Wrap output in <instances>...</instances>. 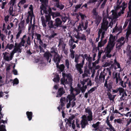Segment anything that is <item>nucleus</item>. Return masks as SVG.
Returning <instances> with one entry per match:
<instances>
[{
  "label": "nucleus",
  "mask_w": 131,
  "mask_h": 131,
  "mask_svg": "<svg viewBox=\"0 0 131 131\" xmlns=\"http://www.w3.org/2000/svg\"><path fill=\"white\" fill-rule=\"evenodd\" d=\"M14 47V45L12 44H8L7 45V46H6L5 50L7 48H8L10 50L12 49Z\"/></svg>",
  "instance_id": "nucleus-31"
},
{
  "label": "nucleus",
  "mask_w": 131,
  "mask_h": 131,
  "mask_svg": "<svg viewBox=\"0 0 131 131\" xmlns=\"http://www.w3.org/2000/svg\"><path fill=\"white\" fill-rule=\"evenodd\" d=\"M44 57L47 59L48 61V60H49L48 62L49 63L50 62H51V58L52 56L51 53L49 52H46L44 53Z\"/></svg>",
  "instance_id": "nucleus-16"
},
{
  "label": "nucleus",
  "mask_w": 131,
  "mask_h": 131,
  "mask_svg": "<svg viewBox=\"0 0 131 131\" xmlns=\"http://www.w3.org/2000/svg\"><path fill=\"white\" fill-rule=\"evenodd\" d=\"M86 60H88L89 62H90L91 61V58L90 57H88L86 58Z\"/></svg>",
  "instance_id": "nucleus-61"
},
{
  "label": "nucleus",
  "mask_w": 131,
  "mask_h": 131,
  "mask_svg": "<svg viewBox=\"0 0 131 131\" xmlns=\"http://www.w3.org/2000/svg\"><path fill=\"white\" fill-rule=\"evenodd\" d=\"M128 8L129 12L131 10V1H130L128 3Z\"/></svg>",
  "instance_id": "nucleus-53"
},
{
  "label": "nucleus",
  "mask_w": 131,
  "mask_h": 131,
  "mask_svg": "<svg viewBox=\"0 0 131 131\" xmlns=\"http://www.w3.org/2000/svg\"><path fill=\"white\" fill-rule=\"evenodd\" d=\"M84 59L83 60H82V62L81 63L77 64L75 65V67L79 71L80 74L83 73V71L82 70L81 68L83 67V65L84 64Z\"/></svg>",
  "instance_id": "nucleus-15"
},
{
  "label": "nucleus",
  "mask_w": 131,
  "mask_h": 131,
  "mask_svg": "<svg viewBox=\"0 0 131 131\" xmlns=\"http://www.w3.org/2000/svg\"><path fill=\"white\" fill-rule=\"evenodd\" d=\"M19 30V31L18 32V33L16 35V38L17 39H18L19 37L20 36V34H21L22 32V31L20 30Z\"/></svg>",
  "instance_id": "nucleus-47"
},
{
  "label": "nucleus",
  "mask_w": 131,
  "mask_h": 131,
  "mask_svg": "<svg viewBox=\"0 0 131 131\" xmlns=\"http://www.w3.org/2000/svg\"><path fill=\"white\" fill-rule=\"evenodd\" d=\"M130 46H128L127 47L126 49V52L127 54L129 56V59L131 60V54L130 53L131 51L130 50Z\"/></svg>",
  "instance_id": "nucleus-21"
},
{
  "label": "nucleus",
  "mask_w": 131,
  "mask_h": 131,
  "mask_svg": "<svg viewBox=\"0 0 131 131\" xmlns=\"http://www.w3.org/2000/svg\"><path fill=\"white\" fill-rule=\"evenodd\" d=\"M29 9L30 10L28 12V16L26 19V22L27 23H28L29 20H30V22L31 23L32 18L34 16L33 15L32 6V5H30Z\"/></svg>",
  "instance_id": "nucleus-10"
},
{
  "label": "nucleus",
  "mask_w": 131,
  "mask_h": 131,
  "mask_svg": "<svg viewBox=\"0 0 131 131\" xmlns=\"http://www.w3.org/2000/svg\"><path fill=\"white\" fill-rule=\"evenodd\" d=\"M25 41L24 39H21L20 43L18 44L16 43L15 44V47L14 49L18 53H21L22 49L21 46H24Z\"/></svg>",
  "instance_id": "nucleus-9"
},
{
  "label": "nucleus",
  "mask_w": 131,
  "mask_h": 131,
  "mask_svg": "<svg viewBox=\"0 0 131 131\" xmlns=\"http://www.w3.org/2000/svg\"><path fill=\"white\" fill-rule=\"evenodd\" d=\"M0 37L1 38L2 40L3 41L5 38V35H3V34H1L0 33Z\"/></svg>",
  "instance_id": "nucleus-50"
},
{
  "label": "nucleus",
  "mask_w": 131,
  "mask_h": 131,
  "mask_svg": "<svg viewBox=\"0 0 131 131\" xmlns=\"http://www.w3.org/2000/svg\"><path fill=\"white\" fill-rule=\"evenodd\" d=\"M102 32H101V30H99V32H98V37L96 38V41L97 42L99 39V38L100 37L101 35H102Z\"/></svg>",
  "instance_id": "nucleus-38"
},
{
  "label": "nucleus",
  "mask_w": 131,
  "mask_h": 131,
  "mask_svg": "<svg viewBox=\"0 0 131 131\" xmlns=\"http://www.w3.org/2000/svg\"><path fill=\"white\" fill-rule=\"evenodd\" d=\"M125 42V39L124 37H122L119 38L117 40L118 43L116 45V48L119 49L123 45Z\"/></svg>",
  "instance_id": "nucleus-12"
},
{
  "label": "nucleus",
  "mask_w": 131,
  "mask_h": 131,
  "mask_svg": "<svg viewBox=\"0 0 131 131\" xmlns=\"http://www.w3.org/2000/svg\"><path fill=\"white\" fill-rule=\"evenodd\" d=\"M79 59V57L78 56L76 57L75 58V62L76 63H78Z\"/></svg>",
  "instance_id": "nucleus-62"
},
{
  "label": "nucleus",
  "mask_w": 131,
  "mask_h": 131,
  "mask_svg": "<svg viewBox=\"0 0 131 131\" xmlns=\"http://www.w3.org/2000/svg\"><path fill=\"white\" fill-rule=\"evenodd\" d=\"M62 19L63 21L65 22L67 20V18L66 17L63 16L62 17Z\"/></svg>",
  "instance_id": "nucleus-54"
},
{
  "label": "nucleus",
  "mask_w": 131,
  "mask_h": 131,
  "mask_svg": "<svg viewBox=\"0 0 131 131\" xmlns=\"http://www.w3.org/2000/svg\"><path fill=\"white\" fill-rule=\"evenodd\" d=\"M16 52H17L14 49L10 54L7 56H4V59L7 61H10L12 59L14 54Z\"/></svg>",
  "instance_id": "nucleus-13"
},
{
  "label": "nucleus",
  "mask_w": 131,
  "mask_h": 131,
  "mask_svg": "<svg viewBox=\"0 0 131 131\" xmlns=\"http://www.w3.org/2000/svg\"><path fill=\"white\" fill-rule=\"evenodd\" d=\"M87 88V86L85 85V86H83L82 88L81 89V92L82 93L84 92L85 90Z\"/></svg>",
  "instance_id": "nucleus-37"
},
{
  "label": "nucleus",
  "mask_w": 131,
  "mask_h": 131,
  "mask_svg": "<svg viewBox=\"0 0 131 131\" xmlns=\"http://www.w3.org/2000/svg\"><path fill=\"white\" fill-rule=\"evenodd\" d=\"M74 32L75 33L74 34V36L76 38L81 40H84L85 41L86 40V38L85 36L83 34H80L76 29H75L74 30Z\"/></svg>",
  "instance_id": "nucleus-11"
},
{
  "label": "nucleus",
  "mask_w": 131,
  "mask_h": 131,
  "mask_svg": "<svg viewBox=\"0 0 131 131\" xmlns=\"http://www.w3.org/2000/svg\"><path fill=\"white\" fill-rule=\"evenodd\" d=\"M108 22L106 18H104L103 20V22L102 24L101 28L99 30H101L102 32V38H103L104 36V35L105 33V31H106L108 28Z\"/></svg>",
  "instance_id": "nucleus-6"
},
{
  "label": "nucleus",
  "mask_w": 131,
  "mask_h": 131,
  "mask_svg": "<svg viewBox=\"0 0 131 131\" xmlns=\"http://www.w3.org/2000/svg\"><path fill=\"white\" fill-rule=\"evenodd\" d=\"M115 38V36L110 35L108 44L106 47V56L107 57L110 58L111 57V55L110 53L113 48L115 45L114 42L116 40Z\"/></svg>",
  "instance_id": "nucleus-4"
},
{
  "label": "nucleus",
  "mask_w": 131,
  "mask_h": 131,
  "mask_svg": "<svg viewBox=\"0 0 131 131\" xmlns=\"http://www.w3.org/2000/svg\"><path fill=\"white\" fill-rule=\"evenodd\" d=\"M118 91L119 95H122L120 99L122 101L125 100L126 97L127 96V94L125 91L124 89L122 87H119L113 90V92L114 93H117Z\"/></svg>",
  "instance_id": "nucleus-7"
},
{
  "label": "nucleus",
  "mask_w": 131,
  "mask_h": 131,
  "mask_svg": "<svg viewBox=\"0 0 131 131\" xmlns=\"http://www.w3.org/2000/svg\"><path fill=\"white\" fill-rule=\"evenodd\" d=\"M62 24V22L60 19L59 18H57L55 20V23L54 25L58 27L61 25Z\"/></svg>",
  "instance_id": "nucleus-20"
},
{
  "label": "nucleus",
  "mask_w": 131,
  "mask_h": 131,
  "mask_svg": "<svg viewBox=\"0 0 131 131\" xmlns=\"http://www.w3.org/2000/svg\"><path fill=\"white\" fill-rule=\"evenodd\" d=\"M24 21H22L20 22L19 25V30L23 31L25 30V27L24 25Z\"/></svg>",
  "instance_id": "nucleus-17"
},
{
  "label": "nucleus",
  "mask_w": 131,
  "mask_h": 131,
  "mask_svg": "<svg viewBox=\"0 0 131 131\" xmlns=\"http://www.w3.org/2000/svg\"><path fill=\"white\" fill-rule=\"evenodd\" d=\"M85 28V27L84 26L83 23L82 22L78 26V30L80 31L83 30H85L87 28Z\"/></svg>",
  "instance_id": "nucleus-19"
},
{
  "label": "nucleus",
  "mask_w": 131,
  "mask_h": 131,
  "mask_svg": "<svg viewBox=\"0 0 131 131\" xmlns=\"http://www.w3.org/2000/svg\"><path fill=\"white\" fill-rule=\"evenodd\" d=\"M27 118L29 121L31 120L32 118V113L31 112H27L26 113Z\"/></svg>",
  "instance_id": "nucleus-25"
},
{
  "label": "nucleus",
  "mask_w": 131,
  "mask_h": 131,
  "mask_svg": "<svg viewBox=\"0 0 131 131\" xmlns=\"http://www.w3.org/2000/svg\"><path fill=\"white\" fill-rule=\"evenodd\" d=\"M114 65L116 66H117L118 68L120 69L119 70L120 72L122 71V70L121 69V67H120L119 64L116 61V59H115L114 60Z\"/></svg>",
  "instance_id": "nucleus-26"
},
{
  "label": "nucleus",
  "mask_w": 131,
  "mask_h": 131,
  "mask_svg": "<svg viewBox=\"0 0 131 131\" xmlns=\"http://www.w3.org/2000/svg\"><path fill=\"white\" fill-rule=\"evenodd\" d=\"M30 38L29 37H28L27 39V44L29 45L30 44Z\"/></svg>",
  "instance_id": "nucleus-64"
},
{
  "label": "nucleus",
  "mask_w": 131,
  "mask_h": 131,
  "mask_svg": "<svg viewBox=\"0 0 131 131\" xmlns=\"http://www.w3.org/2000/svg\"><path fill=\"white\" fill-rule=\"evenodd\" d=\"M64 68V66L63 64L61 65L59 67V69L61 71H62L63 70Z\"/></svg>",
  "instance_id": "nucleus-40"
},
{
  "label": "nucleus",
  "mask_w": 131,
  "mask_h": 131,
  "mask_svg": "<svg viewBox=\"0 0 131 131\" xmlns=\"http://www.w3.org/2000/svg\"><path fill=\"white\" fill-rule=\"evenodd\" d=\"M114 121V123H117L120 124L122 123L123 122L122 119L120 118L115 119Z\"/></svg>",
  "instance_id": "nucleus-34"
},
{
  "label": "nucleus",
  "mask_w": 131,
  "mask_h": 131,
  "mask_svg": "<svg viewBox=\"0 0 131 131\" xmlns=\"http://www.w3.org/2000/svg\"><path fill=\"white\" fill-rule=\"evenodd\" d=\"M56 35V34L55 33H53L50 36H49V39H51L52 38L54 37Z\"/></svg>",
  "instance_id": "nucleus-48"
},
{
  "label": "nucleus",
  "mask_w": 131,
  "mask_h": 131,
  "mask_svg": "<svg viewBox=\"0 0 131 131\" xmlns=\"http://www.w3.org/2000/svg\"><path fill=\"white\" fill-rule=\"evenodd\" d=\"M94 90L95 88H92L88 91V93H90L94 91Z\"/></svg>",
  "instance_id": "nucleus-55"
},
{
  "label": "nucleus",
  "mask_w": 131,
  "mask_h": 131,
  "mask_svg": "<svg viewBox=\"0 0 131 131\" xmlns=\"http://www.w3.org/2000/svg\"><path fill=\"white\" fill-rule=\"evenodd\" d=\"M108 116L107 117V119L106 120V123L107 125L109 127L108 128H110L111 127H112V126L111 124L108 121Z\"/></svg>",
  "instance_id": "nucleus-44"
},
{
  "label": "nucleus",
  "mask_w": 131,
  "mask_h": 131,
  "mask_svg": "<svg viewBox=\"0 0 131 131\" xmlns=\"http://www.w3.org/2000/svg\"><path fill=\"white\" fill-rule=\"evenodd\" d=\"M40 0L41 3V5L40 6L41 13L42 15L44 13L46 14L47 12L46 10V7L48 4V0Z\"/></svg>",
  "instance_id": "nucleus-8"
},
{
  "label": "nucleus",
  "mask_w": 131,
  "mask_h": 131,
  "mask_svg": "<svg viewBox=\"0 0 131 131\" xmlns=\"http://www.w3.org/2000/svg\"><path fill=\"white\" fill-rule=\"evenodd\" d=\"M48 25L49 27L50 28L53 27V21L52 20H50L48 21Z\"/></svg>",
  "instance_id": "nucleus-33"
},
{
  "label": "nucleus",
  "mask_w": 131,
  "mask_h": 131,
  "mask_svg": "<svg viewBox=\"0 0 131 131\" xmlns=\"http://www.w3.org/2000/svg\"><path fill=\"white\" fill-rule=\"evenodd\" d=\"M70 91V94L68 96L66 99L64 98H62L60 99V102L62 107L66 103H67V108H69L71 105L72 107L75 105V103L74 102L75 96L74 94L75 93L74 92H76L75 94L77 95L80 92V91L77 89L74 90L71 87Z\"/></svg>",
  "instance_id": "nucleus-1"
},
{
  "label": "nucleus",
  "mask_w": 131,
  "mask_h": 131,
  "mask_svg": "<svg viewBox=\"0 0 131 131\" xmlns=\"http://www.w3.org/2000/svg\"><path fill=\"white\" fill-rule=\"evenodd\" d=\"M101 41L99 42L98 44V46L99 47H101L102 46H104V45L107 42V40L105 39V40L103 42V44H102V39L103 38H102V37L101 38Z\"/></svg>",
  "instance_id": "nucleus-23"
},
{
  "label": "nucleus",
  "mask_w": 131,
  "mask_h": 131,
  "mask_svg": "<svg viewBox=\"0 0 131 131\" xmlns=\"http://www.w3.org/2000/svg\"><path fill=\"white\" fill-rule=\"evenodd\" d=\"M119 2V0H118L117 2V6L115 10H113L111 12L112 15L109 16L108 15V11L107 10L106 14L107 17L111 19V20L116 18H118L120 16L121 14H122L124 13L123 11L124 10L125 8L126 7V5L125 4L124 2L122 3V5L121 6L119 5L120 2Z\"/></svg>",
  "instance_id": "nucleus-2"
},
{
  "label": "nucleus",
  "mask_w": 131,
  "mask_h": 131,
  "mask_svg": "<svg viewBox=\"0 0 131 131\" xmlns=\"http://www.w3.org/2000/svg\"><path fill=\"white\" fill-rule=\"evenodd\" d=\"M65 63V65L67 67V68L68 69L69 68V61L68 60L66 59V60Z\"/></svg>",
  "instance_id": "nucleus-41"
},
{
  "label": "nucleus",
  "mask_w": 131,
  "mask_h": 131,
  "mask_svg": "<svg viewBox=\"0 0 131 131\" xmlns=\"http://www.w3.org/2000/svg\"><path fill=\"white\" fill-rule=\"evenodd\" d=\"M46 18L47 21H49V20L51 19L50 16L49 14H47L46 16Z\"/></svg>",
  "instance_id": "nucleus-42"
},
{
  "label": "nucleus",
  "mask_w": 131,
  "mask_h": 131,
  "mask_svg": "<svg viewBox=\"0 0 131 131\" xmlns=\"http://www.w3.org/2000/svg\"><path fill=\"white\" fill-rule=\"evenodd\" d=\"M63 78H61V81L62 84H71L72 81V78L70 74H66L65 73H62Z\"/></svg>",
  "instance_id": "nucleus-5"
},
{
  "label": "nucleus",
  "mask_w": 131,
  "mask_h": 131,
  "mask_svg": "<svg viewBox=\"0 0 131 131\" xmlns=\"http://www.w3.org/2000/svg\"><path fill=\"white\" fill-rule=\"evenodd\" d=\"M130 34H131V30L129 29L126 32V36H128Z\"/></svg>",
  "instance_id": "nucleus-49"
},
{
  "label": "nucleus",
  "mask_w": 131,
  "mask_h": 131,
  "mask_svg": "<svg viewBox=\"0 0 131 131\" xmlns=\"http://www.w3.org/2000/svg\"><path fill=\"white\" fill-rule=\"evenodd\" d=\"M105 76L103 74H100V76H99V78L100 79L102 78L103 80L104 81L105 79Z\"/></svg>",
  "instance_id": "nucleus-56"
},
{
  "label": "nucleus",
  "mask_w": 131,
  "mask_h": 131,
  "mask_svg": "<svg viewBox=\"0 0 131 131\" xmlns=\"http://www.w3.org/2000/svg\"><path fill=\"white\" fill-rule=\"evenodd\" d=\"M36 36L37 37V39L38 40H41L40 39L41 36L40 34H37L36 35Z\"/></svg>",
  "instance_id": "nucleus-51"
},
{
  "label": "nucleus",
  "mask_w": 131,
  "mask_h": 131,
  "mask_svg": "<svg viewBox=\"0 0 131 131\" xmlns=\"http://www.w3.org/2000/svg\"><path fill=\"white\" fill-rule=\"evenodd\" d=\"M75 117V116L73 115H72L70 117L68 120V122L69 124H70V126H71L72 127L73 129H75V125L74 124V121H73L72 122L71 120L74 118Z\"/></svg>",
  "instance_id": "nucleus-14"
},
{
  "label": "nucleus",
  "mask_w": 131,
  "mask_h": 131,
  "mask_svg": "<svg viewBox=\"0 0 131 131\" xmlns=\"http://www.w3.org/2000/svg\"><path fill=\"white\" fill-rule=\"evenodd\" d=\"M42 17H41V19L42 23V25L44 27H46V24L45 21H43V19H42Z\"/></svg>",
  "instance_id": "nucleus-52"
},
{
  "label": "nucleus",
  "mask_w": 131,
  "mask_h": 131,
  "mask_svg": "<svg viewBox=\"0 0 131 131\" xmlns=\"http://www.w3.org/2000/svg\"><path fill=\"white\" fill-rule=\"evenodd\" d=\"M92 12L93 14L95 15H96L97 14L95 9H93Z\"/></svg>",
  "instance_id": "nucleus-60"
},
{
  "label": "nucleus",
  "mask_w": 131,
  "mask_h": 131,
  "mask_svg": "<svg viewBox=\"0 0 131 131\" xmlns=\"http://www.w3.org/2000/svg\"><path fill=\"white\" fill-rule=\"evenodd\" d=\"M56 6L57 7L61 9H63L64 7V5H59V2L56 4Z\"/></svg>",
  "instance_id": "nucleus-32"
},
{
  "label": "nucleus",
  "mask_w": 131,
  "mask_h": 131,
  "mask_svg": "<svg viewBox=\"0 0 131 131\" xmlns=\"http://www.w3.org/2000/svg\"><path fill=\"white\" fill-rule=\"evenodd\" d=\"M19 83V80L17 78H15L13 82V84H18Z\"/></svg>",
  "instance_id": "nucleus-39"
},
{
  "label": "nucleus",
  "mask_w": 131,
  "mask_h": 131,
  "mask_svg": "<svg viewBox=\"0 0 131 131\" xmlns=\"http://www.w3.org/2000/svg\"><path fill=\"white\" fill-rule=\"evenodd\" d=\"M118 31V30L117 29V26H115V28L113 29V32H117Z\"/></svg>",
  "instance_id": "nucleus-58"
},
{
  "label": "nucleus",
  "mask_w": 131,
  "mask_h": 131,
  "mask_svg": "<svg viewBox=\"0 0 131 131\" xmlns=\"http://www.w3.org/2000/svg\"><path fill=\"white\" fill-rule=\"evenodd\" d=\"M100 123V122H97L95 124H93L92 125V126L94 128H96L98 126Z\"/></svg>",
  "instance_id": "nucleus-46"
},
{
  "label": "nucleus",
  "mask_w": 131,
  "mask_h": 131,
  "mask_svg": "<svg viewBox=\"0 0 131 131\" xmlns=\"http://www.w3.org/2000/svg\"><path fill=\"white\" fill-rule=\"evenodd\" d=\"M102 19V18L101 17L97 16L95 20V22L97 25H98Z\"/></svg>",
  "instance_id": "nucleus-30"
},
{
  "label": "nucleus",
  "mask_w": 131,
  "mask_h": 131,
  "mask_svg": "<svg viewBox=\"0 0 131 131\" xmlns=\"http://www.w3.org/2000/svg\"><path fill=\"white\" fill-rule=\"evenodd\" d=\"M108 97L111 100H113V97H112V95L111 94L108 95Z\"/></svg>",
  "instance_id": "nucleus-63"
},
{
  "label": "nucleus",
  "mask_w": 131,
  "mask_h": 131,
  "mask_svg": "<svg viewBox=\"0 0 131 131\" xmlns=\"http://www.w3.org/2000/svg\"><path fill=\"white\" fill-rule=\"evenodd\" d=\"M26 2V1L25 0H21L19 2V3L18 6V7H19V10L18 11V12H20L21 11L20 10V5H22L24 4Z\"/></svg>",
  "instance_id": "nucleus-27"
},
{
  "label": "nucleus",
  "mask_w": 131,
  "mask_h": 131,
  "mask_svg": "<svg viewBox=\"0 0 131 131\" xmlns=\"http://www.w3.org/2000/svg\"><path fill=\"white\" fill-rule=\"evenodd\" d=\"M54 60L55 62L58 63L60 61L59 57L57 54L54 55Z\"/></svg>",
  "instance_id": "nucleus-22"
},
{
  "label": "nucleus",
  "mask_w": 131,
  "mask_h": 131,
  "mask_svg": "<svg viewBox=\"0 0 131 131\" xmlns=\"http://www.w3.org/2000/svg\"><path fill=\"white\" fill-rule=\"evenodd\" d=\"M51 52L52 54V55H54L57 54V52L56 50L53 48H52L51 49Z\"/></svg>",
  "instance_id": "nucleus-35"
},
{
  "label": "nucleus",
  "mask_w": 131,
  "mask_h": 131,
  "mask_svg": "<svg viewBox=\"0 0 131 131\" xmlns=\"http://www.w3.org/2000/svg\"><path fill=\"white\" fill-rule=\"evenodd\" d=\"M73 42H74V40L71 38L69 41V45L70 46L72 45Z\"/></svg>",
  "instance_id": "nucleus-45"
},
{
  "label": "nucleus",
  "mask_w": 131,
  "mask_h": 131,
  "mask_svg": "<svg viewBox=\"0 0 131 131\" xmlns=\"http://www.w3.org/2000/svg\"><path fill=\"white\" fill-rule=\"evenodd\" d=\"M86 115H84L82 117V119L81 121V124L82 127L84 128L87 123V120L89 121H91L92 120V113L90 110L88 108L85 109Z\"/></svg>",
  "instance_id": "nucleus-3"
},
{
  "label": "nucleus",
  "mask_w": 131,
  "mask_h": 131,
  "mask_svg": "<svg viewBox=\"0 0 131 131\" xmlns=\"http://www.w3.org/2000/svg\"><path fill=\"white\" fill-rule=\"evenodd\" d=\"M9 18V16H7L5 17V20L6 22L8 21V18Z\"/></svg>",
  "instance_id": "nucleus-59"
},
{
  "label": "nucleus",
  "mask_w": 131,
  "mask_h": 131,
  "mask_svg": "<svg viewBox=\"0 0 131 131\" xmlns=\"http://www.w3.org/2000/svg\"><path fill=\"white\" fill-rule=\"evenodd\" d=\"M106 129H109L110 131H115L114 129V128L113 127V126L110 128H107Z\"/></svg>",
  "instance_id": "nucleus-57"
},
{
  "label": "nucleus",
  "mask_w": 131,
  "mask_h": 131,
  "mask_svg": "<svg viewBox=\"0 0 131 131\" xmlns=\"http://www.w3.org/2000/svg\"><path fill=\"white\" fill-rule=\"evenodd\" d=\"M13 6H10L8 11L10 15H11L12 16H14V15L13 14Z\"/></svg>",
  "instance_id": "nucleus-29"
},
{
  "label": "nucleus",
  "mask_w": 131,
  "mask_h": 131,
  "mask_svg": "<svg viewBox=\"0 0 131 131\" xmlns=\"http://www.w3.org/2000/svg\"><path fill=\"white\" fill-rule=\"evenodd\" d=\"M107 0H99V1L100 2V3L98 5V6H99L101 2H102V3L101 5V8H103L105 4L107 2Z\"/></svg>",
  "instance_id": "nucleus-24"
},
{
  "label": "nucleus",
  "mask_w": 131,
  "mask_h": 131,
  "mask_svg": "<svg viewBox=\"0 0 131 131\" xmlns=\"http://www.w3.org/2000/svg\"><path fill=\"white\" fill-rule=\"evenodd\" d=\"M70 51L71 52V58L73 59L74 58V53L75 52L72 49H70Z\"/></svg>",
  "instance_id": "nucleus-36"
},
{
  "label": "nucleus",
  "mask_w": 131,
  "mask_h": 131,
  "mask_svg": "<svg viewBox=\"0 0 131 131\" xmlns=\"http://www.w3.org/2000/svg\"><path fill=\"white\" fill-rule=\"evenodd\" d=\"M15 3L16 2L15 0H11L9 2L10 5L12 6L14 5Z\"/></svg>",
  "instance_id": "nucleus-43"
},
{
  "label": "nucleus",
  "mask_w": 131,
  "mask_h": 131,
  "mask_svg": "<svg viewBox=\"0 0 131 131\" xmlns=\"http://www.w3.org/2000/svg\"><path fill=\"white\" fill-rule=\"evenodd\" d=\"M59 80V75L58 74H56L54 76V78L53 79V81L56 83L58 82Z\"/></svg>",
  "instance_id": "nucleus-28"
},
{
  "label": "nucleus",
  "mask_w": 131,
  "mask_h": 131,
  "mask_svg": "<svg viewBox=\"0 0 131 131\" xmlns=\"http://www.w3.org/2000/svg\"><path fill=\"white\" fill-rule=\"evenodd\" d=\"M65 92L63 88H61L59 89L57 97H60L63 94H64Z\"/></svg>",
  "instance_id": "nucleus-18"
}]
</instances>
